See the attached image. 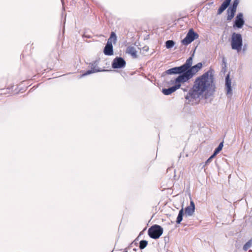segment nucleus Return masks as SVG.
<instances>
[{
    "label": "nucleus",
    "mask_w": 252,
    "mask_h": 252,
    "mask_svg": "<svg viewBox=\"0 0 252 252\" xmlns=\"http://www.w3.org/2000/svg\"><path fill=\"white\" fill-rule=\"evenodd\" d=\"M223 146V142H221L219 145L218 147L215 149L214 154L216 155L218 154L222 150Z\"/></svg>",
    "instance_id": "21"
},
{
    "label": "nucleus",
    "mask_w": 252,
    "mask_h": 252,
    "mask_svg": "<svg viewBox=\"0 0 252 252\" xmlns=\"http://www.w3.org/2000/svg\"><path fill=\"white\" fill-rule=\"evenodd\" d=\"M100 71V70H97V69H91V70H87L86 72H85L83 74L79 76V78H80L81 77H84V76H87L88 75L91 74H92L93 73L99 72Z\"/></svg>",
    "instance_id": "18"
},
{
    "label": "nucleus",
    "mask_w": 252,
    "mask_h": 252,
    "mask_svg": "<svg viewBox=\"0 0 252 252\" xmlns=\"http://www.w3.org/2000/svg\"><path fill=\"white\" fill-rule=\"evenodd\" d=\"M225 87L226 94L231 96L232 94V90L231 88V80L230 79L229 73L227 74L225 77Z\"/></svg>",
    "instance_id": "11"
},
{
    "label": "nucleus",
    "mask_w": 252,
    "mask_h": 252,
    "mask_svg": "<svg viewBox=\"0 0 252 252\" xmlns=\"http://www.w3.org/2000/svg\"><path fill=\"white\" fill-rule=\"evenodd\" d=\"M175 45V42L173 40H169L166 41L165 45L167 49L172 48Z\"/></svg>",
    "instance_id": "19"
},
{
    "label": "nucleus",
    "mask_w": 252,
    "mask_h": 252,
    "mask_svg": "<svg viewBox=\"0 0 252 252\" xmlns=\"http://www.w3.org/2000/svg\"><path fill=\"white\" fill-rule=\"evenodd\" d=\"M195 210V204L192 200L190 201V205L188 206L185 209V213L189 216H191L193 215Z\"/></svg>",
    "instance_id": "13"
},
{
    "label": "nucleus",
    "mask_w": 252,
    "mask_h": 252,
    "mask_svg": "<svg viewBox=\"0 0 252 252\" xmlns=\"http://www.w3.org/2000/svg\"><path fill=\"white\" fill-rule=\"evenodd\" d=\"M202 67L201 63H199L191 66V68L186 72L182 75H179L177 77L178 81H184L185 82H188L190 79Z\"/></svg>",
    "instance_id": "2"
},
{
    "label": "nucleus",
    "mask_w": 252,
    "mask_h": 252,
    "mask_svg": "<svg viewBox=\"0 0 252 252\" xmlns=\"http://www.w3.org/2000/svg\"><path fill=\"white\" fill-rule=\"evenodd\" d=\"M239 2V0H234L232 5L230 7L236 10Z\"/></svg>",
    "instance_id": "23"
},
{
    "label": "nucleus",
    "mask_w": 252,
    "mask_h": 252,
    "mask_svg": "<svg viewBox=\"0 0 252 252\" xmlns=\"http://www.w3.org/2000/svg\"><path fill=\"white\" fill-rule=\"evenodd\" d=\"M231 48L238 52L241 51L243 45V39L241 34L234 32L231 37Z\"/></svg>",
    "instance_id": "3"
},
{
    "label": "nucleus",
    "mask_w": 252,
    "mask_h": 252,
    "mask_svg": "<svg viewBox=\"0 0 252 252\" xmlns=\"http://www.w3.org/2000/svg\"><path fill=\"white\" fill-rule=\"evenodd\" d=\"M192 64V57H190L189 59H188L186 62V63L181 66H180L181 68H182V70L183 72V74L186 72L191 67V65Z\"/></svg>",
    "instance_id": "10"
},
{
    "label": "nucleus",
    "mask_w": 252,
    "mask_h": 252,
    "mask_svg": "<svg viewBox=\"0 0 252 252\" xmlns=\"http://www.w3.org/2000/svg\"><path fill=\"white\" fill-rule=\"evenodd\" d=\"M124 252H128L127 251H125Z\"/></svg>",
    "instance_id": "27"
},
{
    "label": "nucleus",
    "mask_w": 252,
    "mask_h": 252,
    "mask_svg": "<svg viewBox=\"0 0 252 252\" xmlns=\"http://www.w3.org/2000/svg\"><path fill=\"white\" fill-rule=\"evenodd\" d=\"M222 63L224 65V66L223 67H225L226 66V62L224 57H223L222 58Z\"/></svg>",
    "instance_id": "25"
},
{
    "label": "nucleus",
    "mask_w": 252,
    "mask_h": 252,
    "mask_svg": "<svg viewBox=\"0 0 252 252\" xmlns=\"http://www.w3.org/2000/svg\"><path fill=\"white\" fill-rule=\"evenodd\" d=\"M180 66L174 67L166 70L164 73L167 74H177L182 75L183 73Z\"/></svg>",
    "instance_id": "12"
},
{
    "label": "nucleus",
    "mask_w": 252,
    "mask_h": 252,
    "mask_svg": "<svg viewBox=\"0 0 252 252\" xmlns=\"http://www.w3.org/2000/svg\"><path fill=\"white\" fill-rule=\"evenodd\" d=\"M252 245V240H250L247 242L243 246V250L245 251H247Z\"/></svg>",
    "instance_id": "20"
},
{
    "label": "nucleus",
    "mask_w": 252,
    "mask_h": 252,
    "mask_svg": "<svg viewBox=\"0 0 252 252\" xmlns=\"http://www.w3.org/2000/svg\"><path fill=\"white\" fill-rule=\"evenodd\" d=\"M144 48L145 51H147L148 50V47H145Z\"/></svg>",
    "instance_id": "26"
},
{
    "label": "nucleus",
    "mask_w": 252,
    "mask_h": 252,
    "mask_svg": "<svg viewBox=\"0 0 252 252\" xmlns=\"http://www.w3.org/2000/svg\"><path fill=\"white\" fill-rule=\"evenodd\" d=\"M183 214H184V210L182 208L179 211V214H178V217L177 218L176 222L178 224L180 223V222L182 221V220H183Z\"/></svg>",
    "instance_id": "17"
},
{
    "label": "nucleus",
    "mask_w": 252,
    "mask_h": 252,
    "mask_svg": "<svg viewBox=\"0 0 252 252\" xmlns=\"http://www.w3.org/2000/svg\"><path fill=\"white\" fill-rule=\"evenodd\" d=\"M126 53L130 55L133 58H137V51L135 48L133 46H130L127 47Z\"/></svg>",
    "instance_id": "14"
},
{
    "label": "nucleus",
    "mask_w": 252,
    "mask_h": 252,
    "mask_svg": "<svg viewBox=\"0 0 252 252\" xmlns=\"http://www.w3.org/2000/svg\"><path fill=\"white\" fill-rule=\"evenodd\" d=\"M213 70L210 68L202 75L197 77L192 87L189 90L186 96V99L191 101L192 100L198 99L203 98L204 93L215 88L214 83ZM205 98L207 97L205 95Z\"/></svg>",
    "instance_id": "1"
},
{
    "label": "nucleus",
    "mask_w": 252,
    "mask_h": 252,
    "mask_svg": "<svg viewBox=\"0 0 252 252\" xmlns=\"http://www.w3.org/2000/svg\"><path fill=\"white\" fill-rule=\"evenodd\" d=\"M148 242L146 240H142L140 242L139 248L140 249H144L147 245Z\"/></svg>",
    "instance_id": "22"
},
{
    "label": "nucleus",
    "mask_w": 252,
    "mask_h": 252,
    "mask_svg": "<svg viewBox=\"0 0 252 252\" xmlns=\"http://www.w3.org/2000/svg\"><path fill=\"white\" fill-rule=\"evenodd\" d=\"M236 11V10L229 7L227 10V20L230 21L231 20H232L235 15Z\"/></svg>",
    "instance_id": "16"
},
{
    "label": "nucleus",
    "mask_w": 252,
    "mask_h": 252,
    "mask_svg": "<svg viewBox=\"0 0 252 252\" xmlns=\"http://www.w3.org/2000/svg\"><path fill=\"white\" fill-rule=\"evenodd\" d=\"M126 63L122 57H116L115 58L112 63V67L113 68H121L126 66Z\"/></svg>",
    "instance_id": "8"
},
{
    "label": "nucleus",
    "mask_w": 252,
    "mask_h": 252,
    "mask_svg": "<svg viewBox=\"0 0 252 252\" xmlns=\"http://www.w3.org/2000/svg\"><path fill=\"white\" fill-rule=\"evenodd\" d=\"M174 82L175 83V85L167 89L165 88L162 89V93L164 95H167L171 94L181 87V83H185L184 81H178L177 77L175 79Z\"/></svg>",
    "instance_id": "7"
},
{
    "label": "nucleus",
    "mask_w": 252,
    "mask_h": 252,
    "mask_svg": "<svg viewBox=\"0 0 252 252\" xmlns=\"http://www.w3.org/2000/svg\"><path fill=\"white\" fill-rule=\"evenodd\" d=\"M231 0H225L223 2L218 10V14L220 15L221 14L222 12L227 8L230 4Z\"/></svg>",
    "instance_id": "15"
},
{
    "label": "nucleus",
    "mask_w": 252,
    "mask_h": 252,
    "mask_svg": "<svg viewBox=\"0 0 252 252\" xmlns=\"http://www.w3.org/2000/svg\"><path fill=\"white\" fill-rule=\"evenodd\" d=\"M163 233L162 228L158 225H155L151 226L148 230L149 236L153 239L158 238Z\"/></svg>",
    "instance_id": "5"
},
{
    "label": "nucleus",
    "mask_w": 252,
    "mask_h": 252,
    "mask_svg": "<svg viewBox=\"0 0 252 252\" xmlns=\"http://www.w3.org/2000/svg\"><path fill=\"white\" fill-rule=\"evenodd\" d=\"M245 21L243 18V13H238L235 18V20L234 23L233 27H236L238 29H241L243 27Z\"/></svg>",
    "instance_id": "9"
},
{
    "label": "nucleus",
    "mask_w": 252,
    "mask_h": 252,
    "mask_svg": "<svg viewBox=\"0 0 252 252\" xmlns=\"http://www.w3.org/2000/svg\"><path fill=\"white\" fill-rule=\"evenodd\" d=\"M199 35L194 32L192 29L189 30L185 38L182 40V43L187 45L192 42L194 40L197 39Z\"/></svg>",
    "instance_id": "6"
},
{
    "label": "nucleus",
    "mask_w": 252,
    "mask_h": 252,
    "mask_svg": "<svg viewBox=\"0 0 252 252\" xmlns=\"http://www.w3.org/2000/svg\"><path fill=\"white\" fill-rule=\"evenodd\" d=\"M216 156L214 154H213L205 162V164L207 165L209 163H210L212 160V159Z\"/></svg>",
    "instance_id": "24"
},
{
    "label": "nucleus",
    "mask_w": 252,
    "mask_h": 252,
    "mask_svg": "<svg viewBox=\"0 0 252 252\" xmlns=\"http://www.w3.org/2000/svg\"><path fill=\"white\" fill-rule=\"evenodd\" d=\"M117 36L115 32H112L110 37L108 38L107 43L104 48L103 52L105 55L111 56L113 54V48L112 42L116 43Z\"/></svg>",
    "instance_id": "4"
}]
</instances>
